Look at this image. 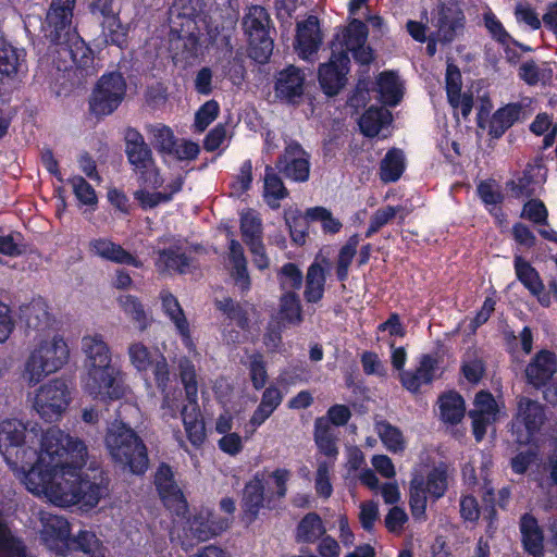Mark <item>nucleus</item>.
Listing matches in <instances>:
<instances>
[{
	"label": "nucleus",
	"mask_w": 557,
	"mask_h": 557,
	"mask_svg": "<svg viewBox=\"0 0 557 557\" xmlns=\"http://www.w3.org/2000/svg\"><path fill=\"white\" fill-rule=\"evenodd\" d=\"M248 370L253 387L256 389L263 388L268 381V373L263 357L259 354L251 355L249 357Z\"/></svg>",
	"instance_id": "obj_58"
},
{
	"label": "nucleus",
	"mask_w": 557,
	"mask_h": 557,
	"mask_svg": "<svg viewBox=\"0 0 557 557\" xmlns=\"http://www.w3.org/2000/svg\"><path fill=\"white\" fill-rule=\"evenodd\" d=\"M405 169V158L400 150H389L381 162L380 176L384 182L397 181Z\"/></svg>",
	"instance_id": "obj_47"
},
{
	"label": "nucleus",
	"mask_w": 557,
	"mask_h": 557,
	"mask_svg": "<svg viewBox=\"0 0 557 557\" xmlns=\"http://www.w3.org/2000/svg\"><path fill=\"white\" fill-rule=\"evenodd\" d=\"M240 508L243 520L247 524L255 522L263 510L276 508L274 495L265 493V480L262 473H256L244 486L242 493Z\"/></svg>",
	"instance_id": "obj_12"
},
{
	"label": "nucleus",
	"mask_w": 557,
	"mask_h": 557,
	"mask_svg": "<svg viewBox=\"0 0 557 557\" xmlns=\"http://www.w3.org/2000/svg\"><path fill=\"white\" fill-rule=\"evenodd\" d=\"M199 151L200 149L198 144L191 140L176 138L173 149H171L166 157L181 161L194 160L197 158Z\"/></svg>",
	"instance_id": "obj_62"
},
{
	"label": "nucleus",
	"mask_w": 557,
	"mask_h": 557,
	"mask_svg": "<svg viewBox=\"0 0 557 557\" xmlns=\"http://www.w3.org/2000/svg\"><path fill=\"white\" fill-rule=\"evenodd\" d=\"M230 253L228 258L232 263V277L235 285L243 292L250 288V277L247 271V262L244 256V249L242 245L232 239L230 242Z\"/></svg>",
	"instance_id": "obj_33"
},
{
	"label": "nucleus",
	"mask_w": 557,
	"mask_h": 557,
	"mask_svg": "<svg viewBox=\"0 0 557 557\" xmlns=\"http://www.w3.org/2000/svg\"><path fill=\"white\" fill-rule=\"evenodd\" d=\"M515 271L518 280L532 295L544 292V284L535 269L522 257H515Z\"/></svg>",
	"instance_id": "obj_42"
},
{
	"label": "nucleus",
	"mask_w": 557,
	"mask_h": 557,
	"mask_svg": "<svg viewBox=\"0 0 557 557\" xmlns=\"http://www.w3.org/2000/svg\"><path fill=\"white\" fill-rule=\"evenodd\" d=\"M349 58L346 52L333 53L330 61L320 66L319 82L327 96L339 92L346 83Z\"/></svg>",
	"instance_id": "obj_15"
},
{
	"label": "nucleus",
	"mask_w": 557,
	"mask_h": 557,
	"mask_svg": "<svg viewBox=\"0 0 557 557\" xmlns=\"http://www.w3.org/2000/svg\"><path fill=\"white\" fill-rule=\"evenodd\" d=\"M76 199L84 206L94 207L98 202L95 189L82 176H74L70 180Z\"/></svg>",
	"instance_id": "obj_55"
},
{
	"label": "nucleus",
	"mask_w": 557,
	"mask_h": 557,
	"mask_svg": "<svg viewBox=\"0 0 557 557\" xmlns=\"http://www.w3.org/2000/svg\"><path fill=\"white\" fill-rule=\"evenodd\" d=\"M41 523V537L47 546L52 550L63 553V547L67 545L71 532L66 519L52 513H42Z\"/></svg>",
	"instance_id": "obj_24"
},
{
	"label": "nucleus",
	"mask_w": 557,
	"mask_h": 557,
	"mask_svg": "<svg viewBox=\"0 0 557 557\" xmlns=\"http://www.w3.org/2000/svg\"><path fill=\"white\" fill-rule=\"evenodd\" d=\"M448 487V471L445 465L433 467L424 475L422 470L416 469L409 487V505L411 515L422 519L425 513L428 496L438 499L444 496Z\"/></svg>",
	"instance_id": "obj_5"
},
{
	"label": "nucleus",
	"mask_w": 557,
	"mask_h": 557,
	"mask_svg": "<svg viewBox=\"0 0 557 557\" xmlns=\"http://www.w3.org/2000/svg\"><path fill=\"white\" fill-rule=\"evenodd\" d=\"M196 13L191 0H174L169 11V21L173 36L178 32L190 29L194 24L193 17Z\"/></svg>",
	"instance_id": "obj_35"
},
{
	"label": "nucleus",
	"mask_w": 557,
	"mask_h": 557,
	"mask_svg": "<svg viewBox=\"0 0 557 557\" xmlns=\"http://www.w3.org/2000/svg\"><path fill=\"white\" fill-rule=\"evenodd\" d=\"M125 94L126 82L120 73L104 74L90 95V111L96 115L111 114L122 103Z\"/></svg>",
	"instance_id": "obj_9"
},
{
	"label": "nucleus",
	"mask_w": 557,
	"mask_h": 557,
	"mask_svg": "<svg viewBox=\"0 0 557 557\" xmlns=\"http://www.w3.org/2000/svg\"><path fill=\"white\" fill-rule=\"evenodd\" d=\"M381 100L388 106H396L403 97V84L393 72L382 73L377 78Z\"/></svg>",
	"instance_id": "obj_38"
},
{
	"label": "nucleus",
	"mask_w": 557,
	"mask_h": 557,
	"mask_svg": "<svg viewBox=\"0 0 557 557\" xmlns=\"http://www.w3.org/2000/svg\"><path fill=\"white\" fill-rule=\"evenodd\" d=\"M183 183V177L177 175L164 186L163 191L151 188H139L134 193V198L144 210L153 209L161 203L170 202L173 196L181 191Z\"/></svg>",
	"instance_id": "obj_27"
},
{
	"label": "nucleus",
	"mask_w": 557,
	"mask_h": 557,
	"mask_svg": "<svg viewBox=\"0 0 557 557\" xmlns=\"http://www.w3.org/2000/svg\"><path fill=\"white\" fill-rule=\"evenodd\" d=\"M88 252L102 260L116 264L141 268L143 262L134 255L125 250L120 244L108 237H96L88 243Z\"/></svg>",
	"instance_id": "obj_18"
},
{
	"label": "nucleus",
	"mask_w": 557,
	"mask_h": 557,
	"mask_svg": "<svg viewBox=\"0 0 557 557\" xmlns=\"http://www.w3.org/2000/svg\"><path fill=\"white\" fill-rule=\"evenodd\" d=\"M436 368L437 360L430 355H424L414 371H404L400 373V381L406 389L412 393L418 392L422 385L433 381Z\"/></svg>",
	"instance_id": "obj_30"
},
{
	"label": "nucleus",
	"mask_w": 557,
	"mask_h": 557,
	"mask_svg": "<svg viewBox=\"0 0 557 557\" xmlns=\"http://www.w3.org/2000/svg\"><path fill=\"white\" fill-rule=\"evenodd\" d=\"M220 111L219 103L215 100H209L203 103L195 115V128L203 132L216 117Z\"/></svg>",
	"instance_id": "obj_59"
},
{
	"label": "nucleus",
	"mask_w": 557,
	"mask_h": 557,
	"mask_svg": "<svg viewBox=\"0 0 557 557\" xmlns=\"http://www.w3.org/2000/svg\"><path fill=\"white\" fill-rule=\"evenodd\" d=\"M325 285V271L317 262L312 263L307 271L305 298L308 302H317L322 299Z\"/></svg>",
	"instance_id": "obj_40"
},
{
	"label": "nucleus",
	"mask_w": 557,
	"mask_h": 557,
	"mask_svg": "<svg viewBox=\"0 0 557 557\" xmlns=\"http://www.w3.org/2000/svg\"><path fill=\"white\" fill-rule=\"evenodd\" d=\"M23 315L29 329L46 333L45 331L50 324V314L47 310V305L44 301H33L24 309Z\"/></svg>",
	"instance_id": "obj_48"
},
{
	"label": "nucleus",
	"mask_w": 557,
	"mask_h": 557,
	"mask_svg": "<svg viewBox=\"0 0 557 557\" xmlns=\"http://www.w3.org/2000/svg\"><path fill=\"white\" fill-rule=\"evenodd\" d=\"M25 52L0 41V74L13 76L24 69Z\"/></svg>",
	"instance_id": "obj_37"
},
{
	"label": "nucleus",
	"mask_w": 557,
	"mask_h": 557,
	"mask_svg": "<svg viewBox=\"0 0 557 557\" xmlns=\"http://www.w3.org/2000/svg\"><path fill=\"white\" fill-rule=\"evenodd\" d=\"M140 188L159 189L163 186L164 180L160 175V171L156 162L147 165V168L136 171Z\"/></svg>",
	"instance_id": "obj_63"
},
{
	"label": "nucleus",
	"mask_w": 557,
	"mask_h": 557,
	"mask_svg": "<svg viewBox=\"0 0 557 557\" xmlns=\"http://www.w3.org/2000/svg\"><path fill=\"white\" fill-rule=\"evenodd\" d=\"M46 435L36 423L28 425L18 420H4L0 423V453L5 455L9 448L24 444L38 458L40 440Z\"/></svg>",
	"instance_id": "obj_10"
},
{
	"label": "nucleus",
	"mask_w": 557,
	"mask_h": 557,
	"mask_svg": "<svg viewBox=\"0 0 557 557\" xmlns=\"http://www.w3.org/2000/svg\"><path fill=\"white\" fill-rule=\"evenodd\" d=\"M281 314L289 323L298 324L301 322V307L298 295L295 292H287L282 295Z\"/></svg>",
	"instance_id": "obj_52"
},
{
	"label": "nucleus",
	"mask_w": 557,
	"mask_h": 557,
	"mask_svg": "<svg viewBox=\"0 0 557 557\" xmlns=\"http://www.w3.org/2000/svg\"><path fill=\"white\" fill-rule=\"evenodd\" d=\"M322 44V34L315 16H309L297 24L295 49L300 58L309 59Z\"/></svg>",
	"instance_id": "obj_23"
},
{
	"label": "nucleus",
	"mask_w": 557,
	"mask_h": 557,
	"mask_svg": "<svg viewBox=\"0 0 557 557\" xmlns=\"http://www.w3.org/2000/svg\"><path fill=\"white\" fill-rule=\"evenodd\" d=\"M407 215L408 211L401 206H385L377 209L370 218L366 237H371L397 216L403 222Z\"/></svg>",
	"instance_id": "obj_39"
},
{
	"label": "nucleus",
	"mask_w": 557,
	"mask_h": 557,
	"mask_svg": "<svg viewBox=\"0 0 557 557\" xmlns=\"http://www.w3.org/2000/svg\"><path fill=\"white\" fill-rule=\"evenodd\" d=\"M82 351L85 356L81 384L90 396L99 399H120L126 393L122 382V371L112 363L109 345L100 334L82 337Z\"/></svg>",
	"instance_id": "obj_2"
},
{
	"label": "nucleus",
	"mask_w": 557,
	"mask_h": 557,
	"mask_svg": "<svg viewBox=\"0 0 557 557\" xmlns=\"http://www.w3.org/2000/svg\"><path fill=\"white\" fill-rule=\"evenodd\" d=\"M230 527L228 519L216 518L211 511L202 510L189 521V531L198 541L205 542L219 535Z\"/></svg>",
	"instance_id": "obj_28"
},
{
	"label": "nucleus",
	"mask_w": 557,
	"mask_h": 557,
	"mask_svg": "<svg viewBox=\"0 0 557 557\" xmlns=\"http://www.w3.org/2000/svg\"><path fill=\"white\" fill-rule=\"evenodd\" d=\"M160 299L163 312L174 324L183 344L188 348L189 351H195V345L190 336L189 323L178 300L169 290H162L160 293Z\"/></svg>",
	"instance_id": "obj_25"
},
{
	"label": "nucleus",
	"mask_w": 557,
	"mask_h": 557,
	"mask_svg": "<svg viewBox=\"0 0 557 557\" xmlns=\"http://www.w3.org/2000/svg\"><path fill=\"white\" fill-rule=\"evenodd\" d=\"M544 421V407L536 400L520 397L512 422V434L516 436L517 443L521 445L531 443Z\"/></svg>",
	"instance_id": "obj_11"
},
{
	"label": "nucleus",
	"mask_w": 557,
	"mask_h": 557,
	"mask_svg": "<svg viewBox=\"0 0 557 557\" xmlns=\"http://www.w3.org/2000/svg\"><path fill=\"white\" fill-rule=\"evenodd\" d=\"M74 4L75 0H52L46 18L47 37L51 41L60 40L62 33L70 28Z\"/></svg>",
	"instance_id": "obj_21"
},
{
	"label": "nucleus",
	"mask_w": 557,
	"mask_h": 557,
	"mask_svg": "<svg viewBox=\"0 0 557 557\" xmlns=\"http://www.w3.org/2000/svg\"><path fill=\"white\" fill-rule=\"evenodd\" d=\"M270 17L264 8L252 5L244 17V28L249 38L250 57L265 63L273 51V41L268 35Z\"/></svg>",
	"instance_id": "obj_8"
},
{
	"label": "nucleus",
	"mask_w": 557,
	"mask_h": 557,
	"mask_svg": "<svg viewBox=\"0 0 557 557\" xmlns=\"http://www.w3.org/2000/svg\"><path fill=\"white\" fill-rule=\"evenodd\" d=\"M332 465L320 462L315 475V491L321 497L329 498L332 495L333 487L330 481Z\"/></svg>",
	"instance_id": "obj_64"
},
{
	"label": "nucleus",
	"mask_w": 557,
	"mask_h": 557,
	"mask_svg": "<svg viewBox=\"0 0 557 557\" xmlns=\"http://www.w3.org/2000/svg\"><path fill=\"white\" fill-rule=\"evenodd\" d=\"M158 255L156 267L159 272L177 271L183 273L188 268V258L178 247L159 250Z\"/></svg>",
	"instance_id": "obj_41"
},
{
	"label": "nucleus",
	"mask_w": 557,
	"mask_h": 557,
	"mask_svg": "<svg viewBox=\"0 0 557 557\" xmlns=\"http://www.w3.org/2000/svg\"><path fill=\"white\" fill-rule=\"evenodd\" d=\"M367 37V26L359 20L351 21L343 35V46L361 64H369L373 59L371 49L366 46Z\"/></svg>",
	"instance_id": "obj_22"
},
{
	"label": "nucleus",
	"mask_w": 557,
	"mask_h": 557,
	"mask_svg": "<svg viewBox=\"0 0 557 557\" xmlns=\"http://www.w3.org/2000/svg\"><path fill=\"white\" fill-rule=\"evenodd\" d=\"M57 53L62 59L63 64H59V70L77 69L85 75H92L97 72L95 59L91 50L84 41H74L71 46H60Z\"/></svg>",
	"instance_id": "obj_17"
},
{
	"label": "nucleus",
	"mask_w": 557,
	"mask_h": 557,
	"mask_svg": "<svg viewBox=\"0 0 557 557\" xmlns=\"http://www.w3.org/2000/svg\"><path fill=\"white\" fill-rule=\"evenodd\" d=\"M129 163L134 166V171L147 168L154 162L152 152L147 144H139L133 148L126 149Z\"/></svg>",
	"instance_id": "obj_60"
},
{
	"label": "nucleus",
	"mask_w": 557,
	"mask_h": 557,
	"mask_svg": "<svg viewBox=\"0 0 557 557\" xmlns=\"http://www.w3.org/2000/svg\"><path fill=\"white\" fill-rule=\"evenodd\" d=\"M306 76L302 71L294 65L280 71L274 85L275 96L282 100L294 101L304 92Z\"/></svg>",
	"instance_id": "obj_26"
},
{
	"label": "nucleus",
	"mask_w": 557,
	"mask_h": 557,
	"mask_svg": "<svg viewBox=\"0 0 557 557\" xmlns=\"http://www.w3.org/2000/svg\"><path fill=\"white\" fill-rule=\"evenodd\" d=\"M146 129L149 135L151 145L163 157H166L171 149H173V145L176 140L173 131L169 126L161 123L148 125Z\"/></svg>",
	"instance_id": "obj_46"
},
{
	"label": "nucleus",
	"mask_w": 557,
	"mask_h": 557,
	"mask_svg": "<svg viewBox=\"0 0 557 557\" xmlns=\"http://www.w3.org/2000/svg\"><path fill=\"white\" fill-rule=\"evenodd\" d=\"M154 483L164 505L176 516H184L187 511V502L173 480V472L166 465L159 467Z\"/></svg>",
	"instance_id": "obj_16"
},
{
	"label": "nucleus",
	"mask_w": 557,
	"mask_h": 557,
	"mask_svg": "<svg viewBox=\"0 0 557 557\" xmlns=\"http://www.w3.org/2000/svg\"><path fill=\"white\" fill-rule=\"evenodd\" d=\"M465 401L457 393H448L440 398V413L443 421L456 424L465 414Z\"/></svg>",
	"instance_id": "obj_45"
},
{
	"label": "nucleus",
	"mask_w": 557,
	"mask_h": 557,
	"mask_svg": "<svg viewBox=\"0 0 557 557\" xmlns=\"http://www.w3.org/2000/svg\"><path fill=\"white\" fill-rule=\"evenodd\" d=\"M324 523L315 512L307 513L298 523L295 531L297 543L312 544L325 534Z\"/></svg>",
	"instance_id": "obj_34"
},
{
	"label": "nucleus",
	"mask_w": 557,
	"mask_h": 557,
	"mask_svg": "<svg viewBox=\"0 0 557 557\" xmlns=\"http://www.w3.org/2000/svg\"><path fill=\"white\" fill-rule=\"evenodd\" d=\"M314 440L319 449L326 456L337 455L334 429L324 417L318 418L314 423Z\"/></svg>",
	"instance_id": "obj_43"
},
{
	"label": "nucleus",
	"mask_w": 557,
	"mask_h": 557,
	"mask_svg": "<svg viewBox=\"0 0 557 557\" xmlns=\"http://www.w3.org/2000/svg\"><path fill=\"white\" fill-rule=\"evenodd\" d=\"M461 74L458 67L449 64L446 71V92L450 106L460 110L462 116H468L472 110L473 100L468 94H461Z\"/></svg>",
	"instance_id": "obj_29"
},
{
	"label": "nucleus",
	"mask_w": 557,
	"mask_h": 557,
	"mask_svg": "<svg viewBox=\"0 0 557 557\" xmlns=\"http://www.w3.org/2000/svg\"><path fill=\"white\" fill-rule=\"evenodd\" d=\"M106 447L111 458L134 474H141L148 468L146 446L133 429L121 421H114L106 434Z\"/></svg>",
	"instance_id": "obj_4"
},
{
	"label": "nucleus",
	"mask_w": 557,
	"mask_h": 557,
	"mask_svg": "<svg viewBox=\"0 0 557 557\" xmlns=\"http://www.w3.org/2000/svg\"><path fill=\"white\" fill-rule=\"evenodd\" d=\"M78 547L90 557H106V549L97 539L95 533L81 531L75 537Z\"/></svg>",
	"instance_id": "obj_57"
},
{
	"label": "nucleus",
	"mask_w": 557,
	"mask_h": 557,
	"mask_svg": "<svg viewBox=\"0 0 557 557\" xmlns=\"http://www.w3.org/2000/svg\"><path fill=\"white\" fill-rule=\"evenodd\" d=\"M70 356V346L62 334L50 331L39 333L34 338L24 362L22 377L28 385L34 386L63 369Z\"/></svg>",
	"instance_id": "obj_3"
},
{
	"label": "nucleus",
	"mask_w": 557,
	"mask_h": 557,
	"mask_svg": "<svg viewBox=\"0 0 557 557\" xmlns=\"http://www.w3.org/2000/svg\"><path fill=\"white\" fill-rule=\"evenodd\" d=\"M120 308L127 314L140 331L148 326V317L141 302L133 295H122L117 298Z\"/></svg>",
	"instance_id": "obj_49"
},
{
	"label": "nucleus",
	"mask_w": 557,
	"mask_h": 557,
	"mask_svg": "<svg viewBox=\"0 0 557 557\" xmlns=\"http://www.w3.org/2000/svg\"><path fill=\"white\" fill-rule=\"evenodd\" d=\"M263 189L264 199L271 208H278L280 200L288 194L282 180L271 166L265 168Z\"/></svg>",
	"instance_id": "obj_44"
},
{
	"label": "nucleus",
	"mask_w": 557,
	"mask_h": 557,
	"mask_svg": "<svg viewBox=\"0 0 557 557\" xmlns=\"http://www.w3.org/2000/svg\"><path fill=\"white\" fill-rule=\"evenodd\" d=\"M277 170L295 182H306L310 174L309 154L295 141L287 144L276 163Z\"/></svg>",
	"instance_id": "obj_14"
},
{
	"label": "nucleus",
	"mask_w": 557,
	"mask_h": 557,
	"mask_svg": "<svg viewBox=\"0 0 557 557\" xmlns=\"http://www.w3.org/2000/svg\"><path fill=\"white\" fill-rule=\"evenodd\" d=\"M181 381L189 406L182 410V420L188 441L200 447L206 440V428L198 406V382L195 366L186 358L178 363Z\"/></svg>",
	"instance_id": "obj_6"
},
{
	"label": "nucleus",
	"mask_w": 557,
	"mask_h": 557,
	"mask_svg": "<svg viewBox=\"0 0 557 557\" xmlns=\"http://www.w3.org/2000/svg\"><path fill=\"white\" fill-rule=\"evenodd\" d=\"M376 430L381 441L389 451L398 453L405 449L406 442L399 429L387 422H379Z\"/></svg>",
	"instance_id": "obj_50"
},
{
	"label": "nucleus",
	"mask_w": 557,
	"mask_h": 557,
	"mask_svg": "<svg viewBox=\"0 0 557 557\" xmlns=\"http://www.w3.org/2000/svg\"><path fill=\"white\" fill-rule=\"evenodd\" d=\"M521 110L520 104L509 103L495 111L488 123V135L495 139L500 138L519 120Z\"/></svg>",
	"instance_id": "obj_32"
},
{
	"label": "nucleus",
	"mask_w": 557,
	"mask_h": 557,
	"mask_svg": "<svg viewBox=\"0 0 557 557\" xmlns=\"http://www.w3.org/2000/svg\"><path fill=\"white\" fill-rule=\"evenodd\" d=\"M102 35L107 42L122 46L125 42L127 28L121 23L119 15H110L101 23Z\"/></svg>",
	"instance_id": "obj_51"
},
{
	"label": "nucleus",
	"mask_w": 557,
	"mask_h": 557,
	"mask_svg": "<svg viewBox=\"0 0 557 557\" xmlns=\"http://www.w3.org/2000/svg\"><path fill=\"white\" fill-rule=\"evenodd\" d=\"M306 216L311 221H319L322 228L326 233L335 234L342 228V223L333 216L330 210L324 207L310 208L306 212Z\"/></svg>",
	"instance_id": "obj_54"
},
{
	"label": "nucleus",
	"mask_w": 557,
	"mask_h": 557,
	"mask_svg": "<svg viewBox=\"0 0 557 557\" xmlns=\"http://www.w3.org/2000/svg\"><path fill=\"white\" fill-rule=\"evenodd\" d=\"M520 532L524 549L533 557H540L543 554V531L537 520L530 513H525L520 519Z\"/></svg>",
	"instance_id": "obj_31"
},
{
	"label": "nucleus",
	"mask_w": 557,
	"mask_h": 557,
	"mask_svg": "<svg viewBox=\"0 0 557 557\" xmlns=\"http://www.w3.org/2000/svg\"><path fill=\"white\" fill-rule=\"evenodd\" d=\"M392 122V114L384 108H369L360 117L359 126L368 137L380 134Z\"/></svg>",
	"instance_id": "obj_36"
},
{
	"label": "nucleus",
	"mask_w": 557,
	"mask_h": 557,
	"mask_svg": "<svg viewBox=\"0 0 557 557\" xmlns=\"http://www.w3.org/2000/svg\"><path fill=\"white\" fill-rule=\"evenodd\" d=\"M240 230L247 245L251 242H261V221L256 212L247 211L242 213Z\"/></svg>",
	"instance_id": "obj_53"
},
{
	"label": "nucleus",
	"mask_w": 557,
	"mask_h": 557,
	"mask_svg": "<svg viewBox=\"0 0 557 557\" xmlns=\"http://www.w3.org/2000/svg\"><path fill=\"white\" fill-rule=\"evenodd\" d=\"M557 373V355L542 349L537 351L525 368L528 382L534 387L544 386Z\"/></svg>",
	"instance_id": "obj_20"
},
{
	"label": "nucleus",
	"mask_w": 557,
	"mask_h": 557,
	"mask_svg": "<svg viewBox=\"0 0 557 557\" xmlns=\"http://www.w3.org/2000/svg\"><path fill=\"white\" fill-rule=\"evenodd\" d=\"M379 517L380 511L377 503L373 500L360 503L358 519L364 531L371 532L374 529L375 522L379 520Z\"/></svg>",
	"instance_id": "obj_61"
},
{
	"label": "nucleus",
	"mask_w": 557,
	"mask_h": 557,
	"mask_svg": "<svg viewBox=\"0 0 557 557\" xmlns=\"http://www.w3.org/2000/svg\"><path fill=\"white\" fill-rule=\"evenodd\" d=\"M128 357L132 366L139 372L151 371L157 385L164 389L170 381V371L166 358L159 349H150L140 342L129 344Z\"/></svg>",
	"instance_id": "obj_13"
},
{
	"label": "nucleus",
	"mask_w": 557,
	"mask_h": 557,
	"mask_svg": "<svg viewBox=\"0 0 557 557\" xmlns=\"http://www.w3.org/2000/svg\"><path fill=\"white\" fill-rule=\"evenodd\" d=\"M87 447L58 428H49L40 440L38 458L24 475L26 488L44 495L59 507L75 504L94 507L106 493L101 482L83 479Z\"/></svg>",
	"instance_id": "obj_1"
},
{
	"label": "nucleus",
	"mask_w": 557,
	"mask_h": 557,
	"mask_svg": "<svg viewBox=\"0 0 557 557\" xmlns=\"http://www.w3.org/2000/svg\"><path fill=\"white\" fill-rule=\"evenodd\" d=\"M278 281L284 293L299 289L302 285L301 271L294 263H287L282 267L278 273Z\"/></svg>",
	"instance_id": "obj_56"
},
{
	"label": "nucleus",
	"mask_w": 557,
	"mask_h": 557,
	"mask_svg": "<svg viewBox=\"0 0 557 557\" xmlns=\"http://www.w3.org/2000/svg\"><path fill=\"white\" fill-rule=\"evenodd\" d=\"M73 386L63 377L42 384L35 394L34 409L47 421H57L72 401Z\"/></svg>",
	"instance_id": "obj_7"
},
{
	"label": "nucleus",
	"mask_w": 557,
	"mask_h": 557,
	"mask_svg": "<svg viewBox=\"0 0 557 557\" xmlns=\"http://www.w3.org/2000/svg\"><path fill=\"white\" fill-rule=\"evenodd\" d=\"M498 412V405L491 393L482 391L475 395L474 408L469 412V416L472 419L476 441L484 437L486 426L496 421Z\"/></svg>",
	"instance_id": "obj_19"
}]
</instances>
